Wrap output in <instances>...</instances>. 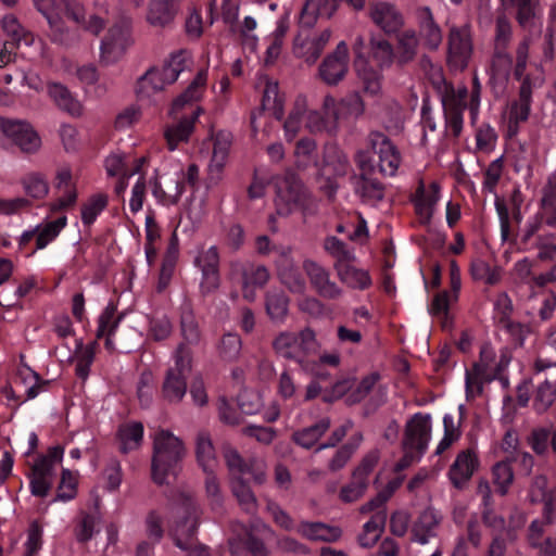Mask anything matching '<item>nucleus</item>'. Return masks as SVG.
<instances>
[{"instance_id": "1", "label": "nucleus", "mask_w": 556, "mask_h": 556, "mask_svg": "<svg viewBox=\"0 0 556 556\" xmlns=\"http://www.w3.org/2000/svg\"><path fill=\"white\" fill-rule=\"evenodd\" d=\"M352 49L354 53V67L363 91L370 97H379L382 92V74L369 64V59L380 70L389 67L395 58L393 46L381 36H372L369 40L367 52L365 38L357 36Z\"/></svg>"}, {"instance_id": "2", "label": "nucleus", "mask_w": 556, "mask_h": 556, "mask_svg": "<svg viewBox=\"0 0 556 556\" xmlns=\"http://www.w3.org/2000/svg\"><path fill=\"white\" fill-rule=\"evenodd\" d=\"M205 85L206 74L201 71L186 91L174 100L169 110L174 123L166 125L164 128V138L168 150L174 151L179 143L189 140L194 123L202 112V109L194 106L193 103L204 94Z\"/></svg>"}, {"instance_id": "3", "label": "nucleus", "mask_w": 556, "mask_h": 556, "mask_svg": "<svg viewBox=\"0 0 556 556\" xmlns=\"http://www.w3.org/2000/svg\"><path fill=\"white\" fill-rule=\"evenodd\" d=\"M169 535L180 549H189L195 542L199 525V509L190 494L180 492L169 504Z\"/></svg>"}, {"instance_id": "4", "label": "nucleus", "mask_w": 556, "mask_h": 556, "mask_svg": "<svg viewBox=\"0 0 556 556\" xmlns=\"http://www.w3.org/2000/svg\"><path fill=\"white\" fill-rule=\"evenodd\" d=\"M185 455L182 441L167 430H161L154 437L152 456V479L162 485L169 475L176 476Z\"/></svg>"}, {"instance_id": "5", "label": "nucleus", "mask_w": 556, "mask_h": 556, "mask_svg": "<svg viewBox=\"0 0 556 556\" xmlns=\"http://www.w3.org/2000/svg\"><path fill=\"white\" fill-rule=\"evenodd\" d=\"M480 86L477 84L471 91L464 86L451 89L442 99L447 128L458 136L463 128V112L468 109L475 123L479 115Z\"/></svg>"}, {"instance_id": "6", "label": "nucleus", "mask_w": 556, "mask_h": 556, "mask_svg": "<svg viewBox=\"0 0 556 556\" xmlns=\"http://www.w3.org/2000/svg\"><path fill=\"white\" fill-rule=\"evenodd\" d=\"M273 348L279 356L303 365L307 356L318 351L319 343L314 330L304 328L299 333L280 332L273 341Z\"/></svg>"}, {"instance_id": "7", "label": "nucleus", "mask_w": 556, "mask_h": 556, "mask_svg": "<svg viewBox=\"0 0 556 556\" xmlns=\"http://www.w3.org/2000/svg\"><path fill=\"white\" fill-rule=\"evenodd\" d=\"M495 351L490 345H484L480 351V359L475 363L471 369L466 370V396L473 399L482 392L484 380H492L502 368L506 367L508 359L502 357L500 363L495 362Z\"/></svg>"}, {"instance_id": "8", "label": "nucleus", "mask_w": 556, "mask_h": 556, "mask_svg": "<svg viewBox=\"0 0 556 556\" xmlns=\"http://www.w3.org/2000/svg\"><path fill=\"white\" fill-rule=\"evenodd\" d=\"M473 53L472 28L469 22L450 27L447 37V62L455 70L467 67Z\"/></svg>"}, {"instance_id": "9", "label": "nucleus", "mask_w": 556, "mask_h": 556, "mask_svg": "<svg viewBox=\"0 0 556 556\" xmlns=\"http://www.w3.org/2000/svg\"><path fill=\"white\" fill-rule=\"evenodd\" d=\"M64 450L60 445L48 450L47 455L39 456L31 467L30 491L38 497L48 495L53 481L54 466L63 458Z\"/></svg>"}, {"instance_id": "10", "label": "nucleus", "mask_w": 556, "mask_h": 556, "mask_svg": "<svg viewBox=\"0 0 556 556\" xmlns=\"http://www.w3.org/2000/svg\"><path fill=\"white\" fill-rule=\"evenodd\" d=\"M368 144L377 156V161L372 162L375 165L377 164L379 173L383 176H395L402 163L401 153L395 144L384 134L379 131L369 134Z\"/></svg>"}, {"instance_id": "11", "label": "nucleus", "mask_w": 556, "mask_h": 556, "mask_svg": "<svg viewBox=\"0 0 556 556\" xmlns=\"http://www.w3.org/2000/svg\"><path fill=\"white\" fill-rule=\"evenodd\" d=\"M356 163L362 174L354 182L355 192L362 200L370 205H377L384 197V187L374 178L367 177L375 170V164L368 152L359 151L356 154Z\"/></svg>"}, {"instance_id": "12", "label": "nucleus", "mask_w": 556, "mask_h": 556, "mask_svg": "<svg viewBox=\"0 0 556 556\" xmlns=\"http://www.w3.org/2000/svg\"><path fill=\"white\" fill-rule=\"evenodd\" d=\"M305 190L301 181L293 175L287 174L276 179L275 204L277 213L288 215L302 206Z\"/></svg>"}, {"instance_id": "13", "label": "nucleus", "mask_w": 556, "mask_h": 556, "mask_svg": "<svg viewBox=\"0 0 556 556\" xmlns=\"http://www.w3.org/2000/svg\"><path fill=\"white\" fill-rule=\"evenodd\" d=\"M350 66L349 48L345 41H340L336 49L329 53L318 67V77L328 86L341 83Z\"/></svg>"}, {"instance_id": "14", "label": "nucleus", "mask_w": 556, "mask_h": 556, "mask_svg": "<svg viewBox=\"0 0 556 556\" xmlns=\"http://www.w3.org/2000/svg\"><path fill=\"white\" fill-rule=\"evenodd\" d=\"M432 419L429 414L416 413L405 425L402 448L425 454L431 440Z\"/></svg>"}, {"instance_id": "15", "label": "nucleus", "mask_w": 556, "mask_h": 556, "mask_svg": "<svg viewBox=\"0 0 556 556\" xmlns=\"http://www.w3.org/2000/svg\"><path fill=\"white\" fill-rule=\"evenodd\" d=\"M1 130L24 153H35L41 146V139L33 126L25 121L1 119Z\"/></svg>"}, {"instance_id": "16", "label": "nucleus", "mask_w": 556, "mask_h": 556, "mask_svg": "<svg viewBox=\"0 0 556 556\" xmlns=\"http://www.w3.org/2000/svg\"><path fill=\"white\" fill-rule=\"evenodd\" d=\"M232 274L242 276V295L245 300L252 302L256 298V289L263 288L268 279L269 273L263 265H256L249 262H231Z\"/></svg>"}, {"instance_id": "17", "label": "nucleus", "mask_w": 556, "mask_h": 556, "mask_svg": "<svg viewBox=\"0 0 556 556\" xmlns=\"http://www.w3.org/2000/svg\"><path fill=\"white\" fill-rule=\"evenodd\" d=\"M223 454L225 462L232 475H250L256 484H263L266 481V464L264 460L255 457L243 459L239 452L231 446H224Z\"/></svg>"}, {"instance_id": "18", "label": "nucleus", "mask_w": 556, "mask_h": 556, "mask_svg": "<svg viewBox=\"0 0 556 556\" xmlns=\"http://www.w3.org/2000/svg\"><path fill=\"white\" fill-rule=\"evenodd\" d=\"M130 42V22L123 21L112 26L101 42V61L110 64L117 61Z\"/></svg>"}, {"instance_id": "19", "label": "nucleus", "mask_w": 556, "mask_h": 556, "mask_svg": "<svg viewBox=\"0 0 556 556\" xmlns=\"http://www.w3.org/2000/svg\"><path fill=\"white\" fill-rule=\"evenodd\" d=\"M371 22L387 35L396 34L404 25V16L391 2L375 1L368 8Z\"/></svg>"}, {"instance_id": "20", "label": "nucleus", "mask_w": 556, "mask_h": 556, "mask_svg": "<svg viewBox=\"0 0 556 556\" xmlns=\"http://www.w3.org/2000/svg\"><path fill=\"white\" fill-rule=\"evenodd\" d=\"M339 0H304L298 15L301 28H313L319 18L331 20L340 9Z\"/></svg>"}, {"instance_id": "21", "label": "nucleus", "mask_w": 556, "mask_h": 556, "mask_svg": "<svg viewBox=\"0 0 556 556\" xmlns=\"http://www.w3.org/2000/svg\"><path fill=\"white\" fill-rule=\"evenodd\" d=\"M378 458V454L372 452L363 459L361 465L353 472L351 483L343 486L340 492V498L343 502H355L364 494L368 486V475L377 465Z\"/></svg>"}, {"instance_id": "22", "label": "nucleus", "mask_w": 556, "mask_h": 556, "mask_svg": "<svg viewBox=\"0 0 556 556\" xmlns=\"http://www.w3.org/2000/svg\"><path fill=\"white\" fill-rule=\"evenodd\" d=\"M331 36V28H324L305 37L300 35L294 42V54L306 63L313 64L328 45Z\"/></svg>"}, {"instance_id": "23", "label": "nucleus", "mask_w": 556, "mask_h": 556, "mask_svg": "<svg viewBox=\"0 0 556 556\" xmlns=\"http://www.w3.org/2000/svg\"><path fill=\"white\" fill-rule=\"evenodd\" d=\"M303 269L307 275L312 288L325 299H337L342 290L330 279V273L315 261L306 260Z\"/></svg>"}, {"instance_id": "24", "label": "nucleus", "mask_w": 556, "mask_h": 556, "mask_svg": "<svg viewBox=\"0 0 556 556\" xmlns=\"http://www.w3.org/2000/svg\"><path fill=\"white\" fill-rule=\"evenodd\" d=\"M279 258L277 260L278 277L282 285H285L292 293H304L306 290V282L299 273L291 258L290 248L277 249Z\"/></svg>"}, {"instance_id": "25", "label": "nucleus", "mask_w": 556, "mask_h": 556, "mask_svg": "<svg viewBox=\"0 0 556 556\" xmlns=\"http://www.w3.org/2000/svg\"><path fill=\"white\" fill-rule=\"evenodd\" d=\"M442 515L432 507L424 509L412 526V540L425 545L435 538L442 522Z\"/></svg>"}, {"instance_id": "26", "label": "nucleus", "mask_w": 556, "mask_h": 556, "mask_svg": "<svg viewBox=\"0 0 556 556\" xmlns=\"http://www.w3.org/2000/svg\"><path fill=\"white\" fill-rule=\"evenodd\" d=\"M531 39L530 37H525L516 48V63L514 66V75L520 80L522 79V84L520 87V97L521 99L528 101L532 91V88H536L542 86L543 78H535L532 80L529 76H525V71L528 65L529 58V49H530Z\"/></svg>"}, {"instance_id": "27", "label": "nucleus", "mask_w": 556, "mask_h": 556, "mask_svg": "<svg viewBox=\"0 0 556 556\" xmlns=\"http://www.w3.org/2000/svg\"><path fill=\"white\" fill-rule=\"evenodd\" d=\"M213 152L211 153V182L222 179V173L229 159V152L232 143V136L229 131L222 130L213 138Z\"/></svg>"}, {"instance_id": "28", "label": "nucleus", "mask_w": 556, "mask_h": 556, "mask_svg": "<svg viewBox=\"0 0 556 556\" xmlns=\"http://www.w3.org/2000/svg\"><path fill=\"white\" fill-rule=\"evenodd\" d=\"M478 465L479 460L475 450L468 448L458 453L448 471L452 483L462 488L471 478Z\"/></svg>"}, {"instance_id": "29", "label": "nucleus", "mask_w": 556, "mask_h": 556, "mask_svg": "<svg viewBox=\"0 0 556 556\" xmlns=\"http://www.w3.org/2000/svg\"><path fill=\"white\" fill-rule=\"evenodd\" d=\"M47 92L54 104L71 116L83 114L81 103L73 96L68 88L60 83H48Z\"/></svg>"}, {"instance_id": "30", "label": "nucleus", "mask_w": 556, "mask_h": 556, "mask_svg": "<svg viewBox=\"0 0 556 556\" xmlns=\"http://www.w3.org/2000/svg\"><path fill=\"white\" fill-rule=\"evenodd\" d=\"M296 531L303 538L311 541L336 542L341 538L342 531L339 527L329 526L324 522L302 521Z\"/></svg>"}, {"instance_id": "31", "label": "nucleus", "mask_w": 556, "mask_h": 556, "mask_svg": "<svg viewBox=\"0 0 556 556\" xmlns=\"http://www.w3.org/2000/svg\"><path fill=\"white\" fill-rule=\"evenodd\" d=\"M115 312L116 307L111 303L102 311L98 318V329L96 333L97 339L105 337V348L110 352H114L116 350L113 336L122 319L121 316L114 318Z\"/></svg>"}, {"instance_id": "32", "label": "nucleus", "mask_w": 556, "mask_h": 556, "mask_svg": "<svg viewBox=\"0 0 556 556\" xmlns=\"http://www.w3.org/2000/svg\"><path fill=\"white\" fill-rule=\"evenodd\" d=\"M440 189L437 184H431L428 188L420 186L415 197V208L417 214L425 220H429L433 214L435 204L440 199Z\"/></svg>"}, {"instance_id": "33", "label": "nucleus", "mask_w": 556, "mask_h": 556, "mask_svg": "<svg viewBox=\"0 0 556 556\" xmlns=\"http://www.w3.org/2000/svg\"><path fill=\"white\" fill-rule=\"evenodd\" d=\"M265 308L271 321L282 324L289 312V299L281 290H269L265 298Z\"/></svg>"}, {"instance_id": "34", "label": "nucleus", "mask_w": 556, "mask_h": 556, "mask_svg": "<svg viewBox=\"0 0 556 556\" xmlns=\"http://www.w3.org/2000/svg\"><path fill=\"white\" fill-rule=\"evenodd\" d=\"M511 70L513 59L508 52V48H494L490 65L491 80L498 84L506 83Z\"/></svg>"}, {"instance_id": "35", "label": "nucleus", "mask_w": 556, "mask_h": 556, "mask_svg": "<svg viewBox=\"0 0 556 556\" xmlns=\"http://www.w3.org/2000/svg\"><path fill=\"white\" fill-rule=\"evenodd\" d=\"M548 480L544 475H538L533 478L530 489L529 498L532 503H544V518L547 523H551L554 519L553 516V504L549 500V491L547 488Z\"/></svg>"}, {"instance_id": "36", "label": "nucleus", "mask_w": 556, "mask_h": 556, "mask_svg": "<svg viewBox=\"0 0 556 556\" xmlns=\"http://www.w3.org/2000/svg\"><path fill=\"white\" fill-rule=\"evenodd\" d=\"M334 269L339 279L350 288L365 289L371 283L368 273L353 266L351 262L334 264Z\"/></svg>"}, {"instance_id": "37", "label": "nucleus", "mask_w": 556, "mask_h": 556, "mask_svg": "<svg viewBox=\"0 0 556 556\" xmlns=\"http://www.w3.org/2000/svg\"><path fill=\"white\" fill-rule=\"evenodd\" d=\"M387 521V513L379 510L375 513L370 520L363 526V531L358 535V543L363 547L374 546L380 539Z\"/></svg>"}, {"instance_id": "38", "label": "nucleus", "mask_w": 556, "mask_h": 556, "mask_svg": "<svg viewBox=\"0 0 556 556\" xmlns=\"http://www.w3.org/2000/svg\"><path fill=\"white\" fill-rule=\"evenodd\" d=\"M65 15L73 20L76 24L84 26L90 33L98 35L104 27V22L97 15H91L86 21L85 10L79 3H74L70 0H63Z\"/></svg>"}, {"instance_id": "39", "label": "nucleus", "mask_w": 556, "mask_h": 556, "mask_svg": "<svg viewBox=\"0 0 556 556\" xmlns=\"http://www.w3.org/2000/svg\"><path fill=\"white\" fill-rule=\"evenodd\" d=\"M176 11L167 0H152L149 3L147 21L156 27H164L170 24Z\"/></svg>"}, {"instance_id": "40", "label": "nucleus", "mask_w": 556, "mask_h": 556, "mask_svg": "<svg viewBox=\"0 0 556 556\" xmlns=\"http://www.w3.org/2000/svg\"><path fill=\"white\" fill-rule=\"evenodd\" d=\"M419 40L414 29L399 34L396 42V60L400 64L413 61L417 54Z\"/></svg>"}, {"instance_id": "41", "label": "nucleus", "mask_w": 556, "mask_h": 556, "mask_svg": "<svg viewBox=\"0 0 556 556\" xmlns=\"http://www.w3.org/2000/svg\"><path fill=\"white\" fill-rule=\"evenodd\" d=\"M1 25L4 33L11 37V41L9 42L14 47L18 48L22 43L27 47L33 45L34 35L26 30L14 15L8 14L3 16Z\"/></svg>"}, {"instance_id": "42", "label": "nucleus", "mask_w": 556, "mask_h": 556, "mask_svg": "<svg viewBox=\"0 0 556 556\" xmlns=\"http://www.w3.org/2000/svg\"><path fill=\"white\" fill-rule=\"evenodd\" d=\"M307 111V99L304 96H299L295 99L294 106L290 112L287 121L285 122L283 129L285 136L288 141L295 138L302 126L303 116Z\"/></svg>"}, {"instance_id": "43", "label": "nucleus", "mask_w": 556, "mask_h": 556, "mask_svg": "<svg viewBox=\"0 0 556 556\" xmlns=\"http://www.w3.org/2000/svg\"><path fill=\"white\" fill-rule=\"evenodd\" d=\"M233 532L235 536L229 540L231 546H233L236 542H241L253 556H268V551L264 543L255 539L245 526L241 523L235 525Z\"/></svg>"}, {"instance_id": "44", "label": "nucleus", "mask_w": 556, "mask_h": 556, "mask_svg": "<svg viewBox=\"0 0 556 556\" xmlns=\"http://www.w3.org/2000/svg\"><path fill=\"white\" fill-rule=\"evenodd\" d=\"M231 489L241 508L248 514L255 515L258 504L250 485L241 477H236L232 480Z\"/></svg>"}, {"instance_id": "45", "label": "nucleus", "mask_w": 556, "mask_h": 556, "mask_svg": "<svg viewBox=\"0 0 556 556\" xmlns=\"http://www.w3.org/2000/svg\"><path fill=\"white\" fill-rule=\"evenodd\" d=\"M21 184L25 193L35 200H41L46 198L49 192L48 180L41 173L33 172L26 174L21 179Z\"/></svg>"}, {"instance_id": "46", "label": "nucleus", "mask_w": 556, "mask_h": 556, "mask_svg": "<svg viewBox=\"0 0 556 556\" xmlns=\"http://www.w3.org/2000/svg\"><path fill=\"white\" fill-rule=\"evenodd\" d=\"M162 391L168 402H180L187 391L186 377L166 371Z\"/></svg>"}, {"instance_id": "47", "label": "nucleus", "mask_w": 556, "mask_h": 556, "mask_svg": "<svg viewBox=\"0 0 556 556\" xmlns=\"http://www.w3.org/2000/svg\"><path fill=\"white\" fill-rule=\"evenodd\" d=\"M329 426L330 421L327 418H324L316 422L314 426L296 431L293 434V439L295 443L302 447L309 448L328 430Z\"/></svg>"}, {"instance_id": "48", "label": "nucleus", "mask_w": 556, "mask_h": 556, "mask_svg": "<svg viewBox=\"0 0 556 556\" xmlns=\"http://www.w3.org/2000/svg\"><path fill=\"white\" fill-rule=\"evenodd\" d=\"M556 400V381L545 380L536 387L533 408L536 413H545Z\"/></svg>"}, {"instance_id": "49", "label": "nucleus", "mask_w": 556, "mask_h": 556, "mask_svg": "<svg viewBox=\"0 0 556 556\" xmlns=\"http://www.w3.org/2000/svg\"><path fill=\"white\" fill-rule=\"evenodd\" d=\"M143 437V426L140 422H132L119 428L118 438L121 441V451L128 453L137 448Z\"/></svg>"}, {"instance_id": "50", "label": "nucleus", "mask_w": 556, "mask_h": 556, "mask_svg": "<svg viewBox=\"0 0 556 556\" xmlns=\"http://www.w3.org/2000/svg\"><path fill=\"white\" fill-rule=\"evenodd\" d=\"M542 214L548 226L556 227V174L549 177L544 189Z\"/></svg>"}, {"instance_id": "51", "label": "nucleus", "mask_w": 556, "mask_h": 556, "mask_svg": "<svg viewBox=\"0 0 556 556\" xmlns=\"http://www.w3.org/2000/svg\"><path fill=\"white\" fill-rule=\"evenodd\" d=\"M108 205V195L103 193H97L91 195L81 205V222L85 226H90L94 223L99 214Z\"/></svg>"}, {"instance_id": "52", "label": "nucleus", "mask_w": 556, "mask_h": 556, "mask_svg": "<svg viewBox=\"0 0 556 556\" xmlns=\"http://www.w3.org/2000/svg\"><path fill=\"white\" fill-rule=\"evenodd\" d=\"M66 216H61L55 220L47 223L42 228L38 227L36 237V249L41 250L46 248L51 241H53L61 230L66 226Z\"/></svg>"}, {"instance_id": "53", "label": "nucleus", "mask_w": 556, "mask_h": 556, "mask_svg": "<svg viewBox=\"0 0 556 556\" xmlns=\"http://www.w3.org/2000/svg\"><path fill=\"white\" fill-rule=\"evenodd\" d=\"M50 40L56 45L68 47L76 41V35L64 23L62 15L48 23Z\"/></svg>"}, {"instance_id": "54", "label": "nucleus", "mask_w": 556, "mask_h": 556, "mask_svg": "<svg viewBox=\"0 0 556 556\" xmlns=\"http://www.w3.org/2000/svg\"><path fill=\"white\" fill-rule=\"evenodd\" d=\"M363 440V437L361 433H355L349 443L340 447L336 455L332 457V459L329 463V469L331 471H337L341 468H343L349 459L351 458L352 454L357 450L361 442Z\"/></svg>"}, {"instance_id": "55", "label": "nucleus", "mask_w": 556, "mask_h": 556, "mask_svg": "<svg viewBox=\"0 0 556 556\" xmlns=\"http://www.w3.org/2000/svg\"><path fill=\"white\" fill-rule=\"evenodd\" d=\"M165 86L157 68H151L138 80L137 92L149 97L151 93L161 91Z\"/></svg>"}, {"instance_id": "56", "label": "nucleus", "mask_w": 556, "mask_h": 556, "mask_svg": "<svg viewBox=\"0 0 556 556\" xmlns=\"http://www.w3.org/2000/svg\"><path fill=\"white\" fill-rule=\"evenodd\" d=\"M511 4L516 8V18L518 24L526 29H531L534 26L536 10L531 0H510Z\"/></svg>"}, {"instance_id": "57", "label": "nucleus", "mask_w": 556, "mask_h": 556, "mask_svg": "<svg viewBox=\"0 0 556 556\" xmlns=\"http://www.w3.org/2000/svg\"><path fill=\"white\" fill-rule=\"evenodd\" d=\"M493 481L497 486V491L505 495L508 491V486L514 480L513 468L507 462H498L493 466L492 469Z\"/></svg>"}, {"instance_id": "58", "label": "nucleus", "mask_w": 556, "mask_h": 556, "mask_svg": "<svg viewBox=\"0 0 556 556\" xmlns=\"http://www.w3.org/2000/svg\"><path fill=\"white\" fill-rule=\"evenodd\" d=\"M325 250L336 258L334 264H344L354 261V252L336 237H329L324 243Z\"/></svg>"}, {"instance_id": "59", "label": "nucleus", "mask_w": 556, "mask_h": 556, "mask_svg": "<svg viewBox=\"0 0 556 556\" xmlns=\"http://www.w3.org/2000/svg\"><path fill=\"white\" fill-rule=\"evenodd\" d=\"M262 405V396L255 390L244 389L238 395V406L247 415L256 414Z\"/></svg>"}, {"instance_id": "60", "label": "nucleus", "mask_w": 556, "mask_h": 556, "mask_svg": "<svg viewBox=\"0 0 556 556\" xmlns=\"http://www.w3.org/2000/svg\"><path fill=\"white\" fill-rule=\"evenodd\" d=\"M421 36L425 45L431 50H437L442 42L441 29L431 15L421 23Z\"/></svg>"}, {"instance_id": "61", "label": "nucleus", "mask_w": 556, "mask_h": 556, "mask_svg": "<svg viewBox=\"0 0 556 556\" xmlns=\"http://www.w3.org/2000/svg\"><path fill=\"white\" fill-rule=\"evenodd\" d=\"M99 517L93 514H83L75 527V538L80 543L90 541L94 534Z\"/></svg>"}, {"instance_id": "62", "label": "nucleus", "mask_w": 556, "mask_h": 556, "mask_svg": "<svg viewBox=\"0 0 556 556\" xmlns=\"http://www.w3.org/2000/svg\"><path fill=\"white\" fill-rule=\"evenodd\" d=\"M513 37V28L509 20L500 14L495 21L494 48H508Z\"/></svg>"}, {"instance_id": "63", "label": "nucleus", "mask_w": 556, "mask_h": 556, "mask_svg": "<svg viewBox=\"0 0 556 556\" xmlns=\"http://www.w3.org/2000/svg\"><path fill=\"white\" fill-rule=\"evenodd\" d=\"M174 366L169 367L167 371L180 375L187 378L191 370V352L185 344H179L174 354Z\"/></svg>"}, {"instance_id": "64", "label": "nucleus", "mask_w": 556, "mask_h": 556, "mask_svg": "<svg viewBox=\"0 0 556 556\" xmlns=\"http://www.w3.org/2000/svg\"><path fill=\"white\" fill-rule=\"evenodd\" d=\"M36 10L50 23L65 12L63 0H31Z\"/></svg>"}]
</instances>
